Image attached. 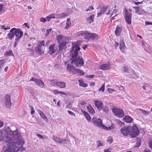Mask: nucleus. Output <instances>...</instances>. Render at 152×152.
Listing matches in <instances>:
<instances>
[{
  "mask_svg": "<svg viewBox=\"0 0 152 152\" xmlns=\"http://www.w3.org/2000/svg\"><path fill=\"white\" fill-rule=\"evenodd\" d=\"M80 45L81 43L78 41L73 42V46L70 51L72 53L70 55V60L72 61L71 64H74L77 67L81 66L84 64L83 58L81 56L78 55V53L80 49Z\"/></svg>",
  "mask_w": 152,
  "mask_h": 152,
  "instance_id": "1",
  "label": "nucleus"
},
{
  "mask_svg": "<svg viewBox=\"0 0 152 152\" xmlns=\"http://www.w3.org/2000/svg\"><path fill=\"white\" fill-rule=\"evenodd\" d=\"M121 133H139V130L136 124L132 127L130 126H126L121 129Z\"/></svg>",
  "mask_w": 152,
  "mask_h": 152,
  "instance_id": "2",
  "label": "nucleus"
},
{
  "mask_svg": "<svg viewBox=\"0 0 152 152\" xmlns=\"http://www.w3.org/2000/svg\"><path fill=\"white\" fill-rule=\"evenodd\" d=\"M15 134V137L17 139L18 142V143H15V146H16L18 148H19L20 150L21 148H22V150H24L25 148H23V144L24 143V142L22 139V136L20 134Z\"/></svg>",
  "mask_w": 152,
  "mask_h": 152,
  "instance_id": "3",
  "label": "nucleus"
},
{
  "mask_svg": "<svg viewBox=\"0 0 152 152\" xmlns=\"http://www.w3.org/2000/svg\"><path fill=\"white\" fill-rule=\"evenodd\" d=\"M21 133L20 131L17 129L14 126H11L10 127H7L4 128L2 130H0V133Z\"/></svg>",
  "mask_w": 152,
  "mask_h": 152,
  "instance_id": "4",
  "label": "nucleus"
},
{
  "mask_svg": "<svg viewBox=\"0 0 152 152\" xmlns=\"http://www.w3.org/2000/svg\"><path fill=\"white\" fill-rule=\"evenodd\" d=\"M94 101L95 106L98 110L101 111L103 110L105 112H108V109L107 107L106 106H103V103L100 101L96 100H94Z\"/></svg>",
  "mask_w": 152,
  "mask_h": 152,
  "instance_id": "5",
  "label": "nucleus"
},
{
  "mask_svg": "<svg viewBox=\"0 0 152 152\" xmlns=\"http://www.w3.org/2000/svg\"><path fill=\"white\" fill-rule=\"evenodd\" d=\"M9 134L10 136L14 135L15 134H7L5 136L3 135V134H0V141H4V140L6 142H5L6 144L4 145L5 146H7V144L8 142L11 143L13 141L12 140L11 138L10 137L8 134Z\"/></svg>",
  "mask_w": 152,
  "mask_h": 152,
  "instance_id": "6",
  "label": "nucleus"
},
{
  "mask_svg": "<svg viewBox=\"0 0 152 152\" xmlns=\"http://www.w3.org/2000/svg\"><path fill=\"white\" fill-rule=\"evenodd\" d=\"M14 35L15 36L16 38L15 40H20L23 35V32L19 28H13Z\"/></svg>",
  "mask_w": 152,
  "mask_h": 152,
  "instance_id": "7",
  "label": "nucleus"
},
{
  "mask_svg": "<svg viewBox=\"0 0 152 152\" xmlns=\"http://www.w3.org/2000/svg\"><path fill=\"white\" fill-rule=\"evenodd\" d=\"M112 111L115 116L119 118H122L124 116V111L121 109H118L116 108H113L112 109Z\"/></svg>",
  "mask_w": 152,
  "mask_h": 152,
  "instance_id": "8",
  "label": "nucleus"
},
{
  "mask_svg": "<svg viewBox=\"0 0 152 152\" xmlns=\"http://www.w3.org/2000/svg\"><path fill=\"white\" fill-rule=\"evenodd\" d=\"M86 39H92L96 40H97L99 37L98 35L95 33H88L86 34Z\"/></svg>",
  "mask_w": 152,
  "mask_h": 152,
  "instance_id": "9",
  "label": "nucleus"
},
{
  "mask_svg": "<svg viewBox=\"0 0 152 152\" xmlns=\"http://www.w3.org/2000/svg\"><path fill=\"white\" fill-rule=\"evenodd\" d=\"M92 122L95 125L98 127H102L103 125L102 121L100 118L94 117L92 119Z\"/></svg>",
  "mask_w": 152,
  "mask_h": 152,
  "instance_id": "10",
  "label": "nucleus"
},
{
  "mask_svg": "<svg viewBox=\"0 0 152 152\" xmlns=\"http://www.w3.org/2000/svg\"><path fill=\"white\" fill-rule=\"evenodd\" d=\"M10 96L8 94L6 95L4 99V104L7 108H10L11 105L10 101Z\"/></svg>",
  "mask_w": 152,
  "mask_h": 152,
  "instance_id": "11",
  "label": "nucleus"
},
{
  "mask_svg": "<svg viewBox=\"0 0 152 152\" xmlns=\"http://www.w3.org/2000/svg\"><path fill=\"white\" fill-rule=\"evenodd\" d=\"M122 70L124 72H126L129 74L132 73V74L130 75V77L131 78H133L134 77V76L135 75L134 71L132 70L129 69L127 66L124 67Z\"/></svg>",
  "mask_w": 152,
  "mask_h": 152,
  "instance_id": "12",
  "label": "nucleus"
},
{
  "mask_svg": "<svg viewBox=\"0 0 152 152\" xmlns=\"http://www.w3.org/2000/svg\"><path fill=\"white\" fill-rule=\"evenodd\" d=\"M13 28H12L10 31V32L7 34V36L6 37V39H10L12 40L13 38L14 37V35Z\"/></svg>",
  "mask_w": 152,
  "mask_h": 152,
  "instance_id": "13",
  "label": "nucleus"
},
{
  "mask_svg": "<svg viewBox=\"0 0 152 152\" xmlns=\"http://www.w3.org/2000/svg\"><path fill=\"white\" fill-rule=\"evenodd\" d=\"M36 84L41 88H43L45 86V83L43 81L40 79H38L35 83Z\"/></svg>",
  "mask_w": 152,
  "mask_h": 152,
  "instance_id": "14",
  "label": "nucleus"
},
{
  "mask_svg": "<svg viewBox=\"0 0 152 152\" xmlns=\"http://www.w3.org/2000/svg\"><path fill=\"white\" fill-rule=\"evenodd\" d=\"M43 50V48L41 47L40 46H37L35 48V51L37 52L40 55L44 53V51Z\"/></svg>",
  "mask_w": 152,
  "mask_h": 152,
  "instance_id": "15",
  "label": "nucleus"
},
{
  "mask_svg": "<svg viewBox=\"0 0 152 152\" xmlns=\"http://www.w3.org/2000/svg\"><path fill=\"white\" fill-rule=\"evenodd\" d=\"M110 63H107V64H102L101 66L100 69L104 70H108L110 69Z\"/></svg>",
  "mask_w": 152,
  "mask_h": 152,
  "instance_id": "16",
  "label": "nucleus"
},
{
  "mask_svg": "<svg viewBox=\"0 0 152 152\" xmlns=\"http://www.w3.org/2000/svg\"><path fill=\"white\" fill-rule=\"evenodd\" d=\"M126 48V46L125 45L124 43L123 40L120 41V43L119 48L120 50L123 53H124L125 52V49Z\"/></svg>",
  "mask_w": 152,
  "mask_h": 152,
  "instance_id": "17",
  "label": "nucleus"
},
{
  "mask_svg": "<svg viewBox=\"0 0 152 152\" xmlns=\"http://www.w3.org/2000/svg\"><path fill=\"white\" fill-rule=\"evenodd\" d=\"M122 28L119 26H117L115 31V33L116 36H118L122 31Z\"/></svg>",
  "mask_w": 152,
  "mask_h": 152,
  "instance_id": "18",
  "label": "nucleus"
},
{
  "mask_svg": "<svg viewBox=\"0 0 152 152\" xmlns=\"http://www.w3.org/2000/svg\"><path fill=\"white\" fill-rule=\"evenodd\" d=\"M123 119L124 122L128 123H131L133 120L130 116L127 115H126Z\"/></svg>",
  "mask_w": 152,
  "mask_h": 152,
  "instance_id": "19",
  "label": "nucleus"
},
{
  "mask_svg": "<svg viewBox=\"0 0 152 152\" xmlns=\"http://www.w3.org/2000/svg\"><path fill=\"white\" fill-rule=\"evenodd\" d=\"M123 134L125 136H127L128 137L133 138L136 137L138 136L139 134Z\"/></svg>",
  "mask_w": 152,
  "mask_h": 152,
  "instance_id": "20",
  "label": "nucleus"
},
{
  "mask_svg": "<svg viewBox=\"0 0 152 152\" xmlns=\"http://www.w3.org/2000/svg\"><path fill=\"white\" fill-rule=\"evenodd\" d=\"M71 64L70 65H69V64L67 65L66 69L67 71L70 72L71 70L72 69H74L75 71H76V70H77V69L74 66L71 65V64Z\"/></svg>",
  "mask_w": 152,
  "mask_h": 152,
  "instance_id": "21",
  "label": "nucleus"
},
{
  "mask_svg": "<svg viewBox=\"0 0 152 152\" xmlns=\"http://www.w3.org/2000/svg\"><path fill=\"white\" fill-rule=\"evenodd\" d=\"M56 86L61 88H63L65 87L66 85L64 82L58 81L57 82Z\"/></svg>",
  "mask_w": 152,
  "mask_h": 152,
  "instance_id": "22",
  "label": "nucleus"
},
{
  "mask_svg": "<svg viewBox=\"0 0 152 152\" xmlns=\"http://www.w3.org/2000/svg\"><path fill=\"white\" fill-rule=\"evenodd\" d=\"M87 108L89 112L91 114H94L95 113L94 110L90 104L88 105L87 107Z\"/></svg>",
  "mask_w": 152,
  "mask_h": 152,
  "instance_id": "23",
  "label": "nucleus"
},
{
  "mask_svg": "<svg viewBox=\"0 0 152 152\" xmlns=\"http://www.w3.org/2000/svg\"><path fill=\"white\" fill-rule=\"evenodd\" d=\"M55 46V44H54L50 45L49 47V50L52 53H55L56 51V50L54 49Z\"/></svg>",
  "mask_w": 152,
  "mask_h": 152,
  "instance_id": "24",
  "label": "nucleus"
},
{
  "mask_svg": "<svg viewBox=\"0 0 152 152\" xmlns=\"http://www.w3.org/2000/svg\"><path fill=\"white\" fill-rule=\"evenodd\" d=\"M94 14L88 17L86 20V21L88 23H91L94 21Z\"/></svg>",
  "mask_w": 152,
  "mask_h": 152,
  "instance_id": "25",
  "label": "nucleus"
},
{
  "mask_svg": "<svg viewBox=\"0 0 152 152\" xmlns=\"http://www.w3.org/2000/svg\"><path fill=\"white\" fill-rule=\"evenodd\" d=\"M79 82V84L80 86L86 88L88 86V85L85 83L82 80H78Z\"/></svg>",
  "mask_w": 152,
  "mask_h": 152,
  "instance_id": "26",
  "label": "nucleus"
},
{
  "mask_svg": "<svg viewBox=\"0 0 152 152\" xmlns=\"http://www.w3.org/2000/svg\"><path fill=\"white\" fill-rule=\"evenodd\" d=\"M141 138L140 137L137 138V142L136 144V145L135 146V147L137 148H139L141 145Z\"/></svg>",
  "mask_w": 152,
  "mask_h": 152,
  "instance_id": "27",
  "label": "nucleus"
},
{
  "mask_svg": "<svg viewBox=\"0 0 152 152\" xmlns=\"http://www.w3.org/2000/svg\"><path fill=\"white\" fill-rule=\"evenodd\" d=\"M102 127V128L104 129L110 130L113 129L114 127V125H113L112 124L111 126L109 127H106L103 125Z\"/></svg>",
  "mask_w": 152,
  "mask_h": 152,
  "instance_id": "28",
  "label": "nucleus"
},
{
  "mask_svg": "<svg viewBox=\"0 0 152 152\" xmlns=\"http://www.w3.org/2000/svg\"><path fill=\"white\" fill-rule=\"evenodd\" d=\"M38 112L41 117L44 119H47V117L40 110H38Z\"/></svg>",
  "mask_w": 152,
  "mask_h": 152,
  "instance_id": "29",
  "label": "nucleus"
},
{
  "mask_svg": "<svg viewBox=\"0 0 152 152\" xmlns=\"http://www.w3.org/2000/svg\"><path fill=\"white\" fill-rule=\"evenodd\" d=\"M132 16H125V19L126 23L129 24L131 23Z\"/></svg>",
  "mask_w": 152,
  "mask_h": 152,
  "instance_id": "30",
  "label": "nucleus"
},
{
  "mask_svg": "<svg viewBox=\"0 0 152 152\" xmlns=\"http://www.w3.org/2000/svg\"><path fill=\"white\" fill-rule=\"evenodd\" d=\"M69 141L67 139H59V141H58V142L60 144H66Z\"/></svg>",
  "mask_w": 152,
  "mask_h": 152,
  "instance_id": "31",
  "label": "nucleus"
},
{
  "mask_svg": "<svg viewBox=\"0 0 152 152\" xmlns=\"http://www.w3.org/2000/svg\"><path fill=\"white\" fill-rule=\"evenodd\" d=\"M26 52H30L29 54L31 56L34 53V50L32 49V48H27L26 49Z\"/></svg>",
  "mask_w": 152,
  "mask_h": 152,
  "instance_id": "32",
  "label": "nucleus"
},
{
  "mask_svg": "<svg viewBox=\"0 0 152 152\" xmlns=\"http://www.w3.org/2000/svg\"><path fill=\"white\" fill-rule=\"evenodd\" d=\"M4 55L7 56H14V55L12 52V50H10L9 51H7L5 53Z\"/></svg>",
  "mask_w": 152,
  "mask_h": 152,
  "instance_id": "33",
  "label": "nucleus"
},
{
  "mask_svg": "<svg viewBox=\"0 0 152 152\" xmlns=\"http://www.w3.org/2000/svg\"><path fill=\"white\" fill-rule=\"evenodd\" d=\"M65 46V45L63 43H61L58 46V50L62 51L63 49H64Z\"/></svg>",
  "mask_w": 152,
  "mask_h": 152,
  "instance_id": "34",
  "label": "nucleus"
},
{
  "mask_svg": "<svg viewBox=\"0 0 152 152\" xmlns=\"http://www.w3.org/2000/svg\"><path fill=\"white\" fill-rule=\"evenodd\" d=\"M130 12H129L127 9H125V16H131V10L129 9Z\"/></svg>",
  "mask_w": 152,
  "mask_h": 152,
  "instance_id": "35",
  "label": "nucleus"
},
{
  "mask_svg": "<svg viewBox=\"0 0 152 152\" xmlns=\"http://www.w3.org/2000/svg\"><path fill=\"white\" fill-rule=\"evenodd\" d=\"M108 7V6H104L101 8V11L102 12L103 14H104Z\"/></svg>",
  "mask_w": 152,
  "mask_h": 152,
  "instance_id": "36",
  "label": "nucleus"
},
{
  "mask_svg": "<svg viewBox=\"0 0 152 152\" xmlns=\"http://www.w3.org/2000/svg\"><path fill=\"white\" fill-rule=\"evenodd\" d=\"M75 72L80 76L83 75L85 74V72L80 69H77Z\"/></svg>",
  "mask_w": 152,
  "mask_h": 152,
  "instance_id": "37",
  "label": "nucleus"
},
{
  "mask_svg": "<svg viewBox=\"0 0 152 152\" xmlns=\"http://www.w3.org/2000/svg\"><path fill=\"white\" fill-rule=\"evenodd\" d=\"M70 18H68L67 19L66 22V26L65 28V29H67L68 28L67 27H69L71 24V22L70 20Z\"/></svg>",
  "mask_w": 152,
  "mask_h": 152,
  "instance_id": "38",
  "label": "nucleus"
},
{
  "mask_svg": "<svg viewBox=\"0 0 152 152\" xmlns=\"http://www.w3.org/2000/svg\"><path fill=\"white\" fill-rule=\"evenodd\" d=\"M37 135L40 139H42L43 140H44L45 139H47V137L46 136H43L42 135H41L39 134H37Z\"/></svg>",
  "mask_w": 152,
  "mask_h": 152,
  "instance_id": "39",
  "label": "nucleus"
},
{
  "mask_svg": "<svg viewBox=\"0 0 152 152\" xmlns=\"http://www.w3.org/2000/svg\"><path fill=\"white\" fill-rule=\"evenodd\" d=\"M49 81L50 82V84L52 86H54L55 85H57V82L56 81V80H49Z\"/></svg>",
  "mask_w": 152,
  "mask_h": 152,
  "instance_id": "40",
  "label": "nucleus"
},
{
  "mask_svg": "<svg viewBox=\"0 0 152 152\" xmlns=\"http://www.w3.org/2000/svg\"><path fill=\"white\" fill-rule=\"evenodd\" d=\"M4 62V61L3 59L0 60V71L1 70L2 67L3 66Z\"/></svg>",
  "mask_w": 152,
  "mask_h": 152,
  "instance_id": "41",
  "label": "nucleus"
},
{
  "mask_svg": "<svg viewBox=\"0 0 152 152\" xmlns=\"http://www.w3.org/2000/svg\"><path fill=\"white\" fill-rule=\"evenodd\" d=\"M63 38V37L61 35H59L57 36L56 39L58 41H61Z\"/></svg>",
  "mask_w": 152,
  "mask_h": 152,
  "instance_id": "42",
  "label": "nucleus"
},
{
  "mask_svg": "<svg viewBox=\"0 0 152 152\" xmlns=\"http://www.w3.org/2000/svg\"><path fill=\"white\" fill-rule=\"evenodd\" d=\"M113 138L111 136H109L108 137V139L107 140V141H108L110 144L111 143L113 142Z\"/></svg>",
  "mask_w": 152,
  "mask_h": 152,
  "instance_id": "43",
  "label": "nucleus"
},
{
  "mask_svg": "<svg viewBox=\"0 0 152 152\" xmlns=\"http://www.w3.org/2000/svg\"><path fill=\"white\" fill-rule=\"evenodd\" d=\"M87 33L85 32H81L80 33V34L83 36H84V38L85 39H86V37H87V36H86V34Z\"/></svg>",
  "mask_w": 152,
  "mask_h": 152,
  "instance_id": "44",
  "label": "nucleus"
},
{
  "mask_svg": "<svg viewBox=\"0 0 152 152\" xmlns=\"http://www.w3.org/2000/svg\"><path fill=\"white\" fill-rule=\"evenodd\" d=\"M45 45V42L44 41L42 40L41 42H39V44L38 46H40L41 47L44 48V46Z\"/></svg>",
  "mask_w": 152,
  "mask_h": 152,
  "instance_id": "45",
  "label": "nucleus"
},
{
  "mask_svg": "<svg viewBox=\"0 0 152 152\" xmlns=\"http://www.w3.org/2000/svg\"><path fill=\"white\" fill-rule=\"evenodd\" d=\"M146 12L143 10H140L138 14L139 15H141Z\"/></svg>",
  "mask_w": 152,
  "mask_h": 152,
  "instance_id": "46",
  "label": "nucleus"
},
{
  "mask_svg": "<svg viewBox=\"0 0 152 152\" xmlns=\"http://www.w3.org/2000/svg\"><path fill=\"white\" fill-rule=\"evenodd\" d=\"M46 18H41L39 19V21L43 23H45L46 21Z\"/></svg>",
  "mask_w": 152,
  "mask_h": 152,
  "instance_id": "47",
  "label": "nucleus"
},
{
  "mask_svg": "<svg viewBox=\"0 0 152 152\" xmlns=\"http://www.w3.org/2000/svg\"><path fill=\"white\" fill-rule=\"evenodd\" d=\"M51 30H52L51 28L47 29L46 30V32L45 34V35L46 36H48Z\"/></svg>",
  "mask_w": 152,
  "mask_h": 152,
  "instance_id": "48",
  "label": "nucleus"
},
{
  "mask_svg": "<svg viewBox=\"0 0 152 152\" xmlns=\"http://www.w3.org/2000/svg\"><path fill=\"white\" fill-rule=\"evenodd\" d=\"M85 117L88 122H89L91 121V117L88 114V115H86Z\"/></svg>",
  "mask_w": 152,
  "mask_h": 152,
  "instance_id": "49",
  "label": "nucleus"
},
{
  "mask_svg": "<svg viewBox=\"0 0 152 152\" xmlns=\"http://www.w3.org/2000/svg\"><path fill=\"white\" fill-rule=\"evenodd\" d=\"M104 84H103L101 87L99 89V91H102L103 92L104 91Z\"/></svg>",
  "mask_w": 152,
  "mask_h": 152,
  "instance_id": "50",
  "label": "nucleus"
},
{
  "mask_svg": "<svg viewBox=\"0 0 152 152\" xmlns=\"http://www.w3.org/2000/svg\"><path fill=\"white\" fill-rule=\"evenodd\" d=\"M142 110V113L144 115H148L150 113L149 112H147L145 110Z\"/></svg>",
  "mask_w": 152,
  "mask_h": 152,
  "instance_id": "51",
  "label": "nucleus"
},
{
  "mask_svg": "<svg viewBox=\"0 0 152 152\" xmlns=\"http://www.w3.org/2000/svg\"><path fill=\"white\" fill-rule=\"evenodd\" d=\"M107 91L110 93H111L113 91H115V90L110 88H108V89H107Z\"/></svg>",
  "mask_w": 152,
  "mask_h": 152,
  "instance_id": "52",
  "label": "nucleus"
},
{
  "mask_svg": "<svg viewBox=\"0 0 152 152\" xmlns=\"http://www.w3.org/2000/svg\"><path fill=\"white\" fill-rule=\"evenodd\" d=\"M71 102H69L66 107V108H70L71 107Z\"/></svg>",
  "mask_w": 152,
  "mask_h": 152,
  "instance_id": "53",
  "label": "nucleus"
},
{
  "mask_svg": "<svg viewBox=\"0 0 152 152\" xmlns=\"http://www.w3.org/2000/svg\"><path fill=\"white\" fill-rule=\"evenodd\" d=\"M37 79L35 77H32V78L30 80V81H34L35 83H36V81L37 80Z\"/></svg>",
  "mask_w": 152,
  "mask_h": 152,
  "instance_id": "54",
  "label": "nucleus"
},
{
  "mask_svg": "<svg viewBox=\"0 0 152 152\" xmlns=\"http://www.w3.org/2000/svg\"><path fill=\"white\" fill-rule=\"evenodd\" d=\"M19 41V40H15V43L14 44V48H15L16 46L17 45V42Z\"/></svg>",
  "mask_w": 152,
  "mask_h": 152,
  "instance_id": "55",
  "label": "nucleus"
},
{
  "mask_svg": "<svg viewBox=\"0 0 152 152\" xmlns=\"http://www.w3.org/2000/svg\"><path fill=\"white\" fill-rule=\"evenodd\" d=\"M66 16V15L65 13H63L60 15V17L61 18H63L64 17Z\"/></svg>",
  "mask_w": 152,
  "mask_h": 152,
  "instance_id": "56",
  "label": "nucleus"
},
{
  "mask_svg": "<svg viewBox=\"0 0 152 152\" xmlns=\"http://www.w3.org/2000/svg\"><path fill=\"white\" fill-rule=\"evenodd\" d=\"M86 104V102L85 101H82L80 102V104L82 105H84Z\"/></svg>",
  "mask_w": 152,
  "mask_h": 152,
  "instance_id": "57",
  "label": "nucleus"
},
{
  "mask_svg": "<svg viewBox=\"0 0 152 152\" xmlns=\"http://www.w3.org/2000/svg\"><path fill=\"white\" fill-rule=\"evenodd\" d=\"M68 113L71 115H73L74 116H75V114H74L73 112L70 111L68 110Z\"/></svg>",
  "mask_w": 152,
  "mask_h": 152,
  "instance_id": "58",
  "label": "nucleus"
},
{
  "mask_svg": "<svg viewBox=\"0 0 152 152\" xmlns=\"http://www.w3.org/2000/svg\"><path fill=\"white\" fill-rule=\"evenodd\" d=\"M53 139L55 141L57 142H58V141H59V139L58 138L56 137H53Z\"/></svg>",
  "mask_w": 152,
  "mask_h": 152,
  "instance_id": "59",
  "label": "nucleus"
},
{
  "mask_svg": "<svg viewBox=\"0 0 152 152\" xmlns=\"http://www.w3.org/2000/svg\"><path fill=\"white\" fill-rule=\"evenodd\" d=\"M53 92L55 94H58V91L57 90H53Z\"/></svg>",
  "mask_w": 152,
  "mask_h": 152,
  "instance_id": "60",
  "label": "nucleus"
},
{
  "mask_svg": "<svg viewBox=\"0 0 152 152\" xmlns=\"http://www.w3.org/2000/svg\"><path fill=\"white\" fill-rule=\"evenodd\" d=\"M145 25H152V23L150 22L146 21L145 22Z\"/></svg>",
  "mask_w": 152,
  "mask_h": 152,
  "instance_id": "61",
  "label": "nucleus"
},
{
  "mask_svg": "<svg viewBox=\"0 0 152 152\" xmlns=\"http://www.w3.org/2000/svg\"><path fill=\"white\" fill-rule=\"evenodd\" d=\"M98 142L99 143V144L98 145V146H103V144L102 143L100 142V141H98Z\"/></svg>",
  "mask_w": 152,
  "mask_h": 152,
  "instance_id": "62",
  "label": "nucleus"
},
{
  "mask_svg": "<svg viewBox=\"0 0 152 152\" xmlns=\"http://www.w3.org/2000/svg\"><path fill=\"white\" fill-rule=\"evenodd\" d=\"M46 18H47V20L48 21H50V20L52 19L50 17V16H47L46 17Z\"/></svg>",
  "mask_w": 152,
  "mask_h": 152,
  "instance_id": "63",
  "label": "nucleus"
},
{
  "mask_svg": "<svg viewBox=\"0 0 152 152\" xmlns=\"http://www.w3.org/2000/svg\"><path fill=\"white\" fill-rule=\"evenodd\" d=\"M83 113L85 116H86V115H88V113L85 111H84L83 112Z\"/></svg>",
  "mask_w": 152,
  "mask_h": 152,
  "instance_id": "64",
  "label": "nucleus"
}]
</instances>
